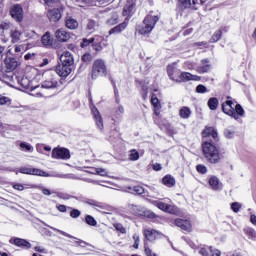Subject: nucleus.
<instances>
[{"label":"nucleus","instance_id":"obj_1","mask_svg":"<svg viewBox=\"0 0 256 256\" xmlns=\"http://www.w3.org/2000/svg\"><path fill=\"white\" fill-rule=\"evenodd\" d=\"M137 5V0H127L126 5L123 8L122 15L126 17L125 20L118 24L117 26L113 27L109 30L108 35H119V33H123L129 25V19L135 15V7Z\"/></svg>","mask_w":256,"mask_h":256},{"label":"nucleus","instance_id":"obj_2","mask_svg":"<svg viewBox=\"0 0 256 256\" xmlns=\"http://www.w3.org/2000/svg\"><path fill=\"white\" fill-rule=\"evenodd\" d=\"M202 151L208 163L215 165L221 161V154L219 153V149H217V146H215L213 142H204L202 144Z\"/></svg>","mask_w":256,"mask_h":256},{"label":"nucleus","instance_id":"obj_3","mask_svg":"<svg viewBox=\"0 0 256 256\" xmlns=\"http://www.w3.org/2000/svg\"><path fill=\"white\" fill-rule=\"evenodd\" d=\"M159 21V16H153V15H148L145 17L143 21V25L139 30L138 33L140 35H147L155 29V25H157V22Z\"/></svg>","mask_w":256,"mask_h":256},{"label":"nucleus","instance_id":"obj_4","mask_svg":"<svg viewBox=\"0 0 256 256\" xmlns=\"http://www.w3.org/2000/svg\"><path fill=\"white\" fill-rule=\"evenodd\" d=\"M107 75V66L105 61L102 59H97L92 66V79H97L98 77H105Z\"/></svg>","mask_w":256,"mask_h":256},{"label":"nucleus","instance_id":"obj_5","mask_svg":"<svg viewBox=\"0 0 256 256\" xmlns=\"http://www.w3.org/2000/svg\"><path fill=\"white\" fill-rule=\"evenodd\" d=\"M59 87V81L57 77L51 72H46L44 74V81L42 82L43 89H57Z\"/></svg>","mask_w":256,"mask_h":256},{"label":"nucleus","instance_id":"obj_6","mask_svg":"<svg viewBox=\"0 0 256 256\" xmlns=\"http://www.w3.org/2000/svg\"><path fill=\"white\" fill-rule=\"evenodd\" d=\"M53 159H71V152L67 148H54L52 150Z\"/></svg>","mask_w":256,"mask_h":256},{"label":"nucleus","instance_id":"obj_7","mask_svg":"<svg viewBox=\"0 0 256 256\" xmlns=\"http://www.w3.org/2000/svg\"><path fill=\"white\" fill-rule=\"evenodd\" d=\"M20 173L23 175H38L39 177H49V174L41 169L21 167Z\"/></svg>","mask_w":256,"mask_h":256},{"label":"nucleus","instance_id":"obj_8","mask_svg":"<svg viewBox=\"0 0 256 256\" xmlns=\"http://www.w3.org/2000/svg\"><path fill=\"white\" fill-rule=\"evenodd\" d=\"M10 14L12 19H15L17 23H21L23 21V7L19 4H15L10 9Z\"/></svg>","mask_w":256,"mask_h":256},{"label":"nucleus","instance_id":"obj_9","mask_svg":"<svg viewBox=\"0 0 256 256\" xmlns=\"http://www.w3.org/2000/svg\"><path fill=\"white\" fill-rule=\"evenodd\" d=\"M222 111L225 115L232 117V119H237V114L235 113V108H233V100H227L222 103Z\"/></svg>","mask_w":256,"mask_h":256},{"label":"nucleus","instance_id":"obj_10","mask_svg":"<svg viewBox=\"0 0 256 256\" xmlns=\"http://www.w3.org/2000/svg\"><path fill=\"white\" fill-rule=\"evenodd\" d=\"M60 63L73 68V65H75V58H73V54H71V52L65 51L60 55Z\"/></svg>","mask_w":256,"mask_h":256},{"label":"nucleus","instance_id":"obj_11","mask_svg":"<svg viewBox=\"0 0 256 256\" xmlns=\"http://www.w3.org/2000/svg\"><path fill=\"white\" fill-rule=\"evenodd\" d=\"M55 71H56L57 75H59V77H69V75H71V71H73V68H71V66H67L63 63H59L56 66Z\"/></svg>","mask_w":256,"mask_h":256},{"label":"nucleus","instance_id":"obj_12","mask_svg":"<svg viewBox=\"0 0 256 256\" xmlns=\"http://www.w3.org/2000/svg\"><path fill=\"white\" fill-rule=\"evenodd\" d=\"M55 37L60 43H67L71 39V32H68L65 28H60L56 30Z\"/></svg>","mask_w":256,"mask_h":256},{"label":"nucleus","instance_id":"obj_13","mask_svg":"<svg viewBox=\"0 0 256 256\" xmlns=\"http://www.w3.org/2000/svg\"><path fill=\"white\" fill-rule=\"evenodd\" d=\"M167 73L171 81H178L177 78H180L181 75V71L175 67V64H170L167 66Z\"/></svg>","mask_w":256,"mask_h":256},{"label":"nucleus","instance_id":"obj_14","mask_svg":"<svg viewBox=\"0 0 256 256\" xmlns=\"http://www.w3.org/2000/svg\"><path fill=\"white\" fill-rule=\"evenodd\" d=\"M175 225L176 227H179L180 229H182V231H186V233H191V222L189 220H184L181 218H177L175 220Z\"/></svg>","mask_w":256,"mask_h":256},{"label":"nucleus","instance_id":"obj_15","mask_svg":"<svg viewBox=\"0 0 256 256\" xmlns=\"http://www.w3.org/2000/svg\"><path fill=\"white\" fill-rule=\"evenodd\" d=\"M47 17L52 23H57V21H61V9L54 8L48 11Z\"/></svg>","mask_w":256,"mask_h":256},{"label":"nucleus","instance_id":"obj_16","mask_svg":"<svg viewBox=\"0 0 256 256\" xmlns=\"http://www.w3.org/2000/svg\"><path fill=\"white\" fill-rule=\"evenodd\" d=\"M155 206L158 207V209H160V211H164L165 213H175V206L169 205L165 202H159L156 201Z\"/></svg>","mask_w":256,"mask_h":256},{"label":"nucleus","instance_id":"obj_17","mask_svg":"<svg viewBox=\"0 0 256 256\" xmlns=\"http://www.w3.org/2000/svg\"><path fill=\"white\" fill-rule=\"evenodd\" d=\"M9 243L16 245V247H26V249H31V243L22 238H11Z\"/></svg>","mask_w":256,"mask_h":256},{"label":"nucleus","instance_id":"obj_18","mask_svg":"<svg viewBox=\"0 0 256 256\" xmlns=\"http://www.w3.org/2000/svg\"><path fill=\"white\" fill-rule=\"evenodd\" d=\"M50 229H52V231H55L56 233H59L60 235H63L64 237H68V239H76L77 240L76 243L78 245H81V244L88 245L87 242H85V241H83L79 238H76L75 236H73V235H71V234H69V233H67L63 230L57 229L55 227H50Z\"/></svg>","mask_w":256,"mask_h":256},{"label":"nucleus","instance_id":"obj_19","mask_svg":"<svg viewBox=\"0 0 256 256\" xmlns=\"http://www.w3.org/2000/svg\"><path fill=\"white\" fill-rule=\"evenodd\" d=\"M4 65L6 67V71L11 73V71H15V69H17L18 62L15 58H6L4 60Z\"/></svg>","mask_w":256,"mask_h":256},{"label":"nucleus","instance_id":"obj_20","mask_svg":"<svg viewBox=\"0 0 256 256\" xmlns=\"http://www.w3.org/2000/svg\"><path fill=\"white\" fill-rule=\"evenodd\" d=\"M209 59H203L201 60L202 66H198L196 68L197 73L203 74V73H209L211 71V64H209Z\"/></svg>","mask_w":256,"mask_h":256},{"label":"nucleus","instance_id":"obj_21","mask_svg":"<svg viewBox=\"0 0 256 256\" xmlns=\"http://www.w3.org/2000/svg\"><path fill=\"white\" fill-rule=\"evenodd\" d=\"M200 79V76L193 75L189 72L180 73V81H183L184 83H187V81H199Z\"/></svg>","mask_w":256,"mask_h":256},{"label":"nucleus","instance_id":"obj_22","mask_svg":"<svg viewBox=\"0 0 256 256\" xmlns=\"http://www.w3.org/2000/svg\"><path fill=\"white\" fill-rule=\"evenodd\" d=\"M65 27L70 30H75L79 27V22L77 21V19L71 16H67L65 18Z\"/></svg>","mask_w":256,"mask_h":256},{"label":"nucleus","instance_id":"obj_23","mask_svg":"<svg viewBox=\"0 0 256 256\" xmlns=\"http://www.w3.org/2000/svg\"><path fill=\"white\" fill-rule=\"evenodd\" d=\"M95 41H103V37L94 36L90 39L84 38L82 40V42L80 43V47H82V49H85V47H89V45H93V43H95Z\"/></svg>","mask_w":256,"mask_h":256},{"label":"nucleus","instance_id":"obj_24","mask_svg":"<svg viewBox=\"0 0 256 256\" xmlns=\"http://www.w3.org/2000/svg\"><path fill=\"white\" fill-rule=\"evenodd\" d=\"M159 235H161V233L154 229L144 231V237H146L147 241H155Z\"/></svg>","mask_w":256,"mask_h":256},{"label":"nucleus","instance_id":"obj_25","mask_svg":"<svg viewBox=\"0 0 256 256\" xmlns=\"http://www.w3.org/2000/svg\"><path fill=\"white\" fill-rule=\"evenodd\" d=\"M92 113L94 115V119L96 121L98 129L103 131V117H101V113H99V110H97V108L92 109Z\"/></svg>","mask_w":256,"mask_h":256},{"label":"nucleus","instance_id":"obj_26","mask_svg":"<svg viewBox=\"0 0 256 256\" xmlns=\"http://www.w3.org/2000/svg\"><path fill=\"white\" fill-rule=\"evenodd\" d=\"M209 185L214 191H219L223 186L221 185V182L219 181V178L217 176H212L209 179Z\"/></svg>","mask_w":256,"mask_h":256},{"label":"nucleus","instance_id":"obj_27","mask_svg":"<svg viewBox=\"0 0 256 256\" xmlns=\"http://www.w3.org/2000/svg\"><path fill=\"white\" fill-rule=\"evenodd\" d=\"M41 43L42 45H44V47H51V45H53V39H51V33L46 32L41 38Z\"/></svg>","mask_w":256,"mask_h":256},{"label":"nucleus","instance_id":"obj_28","mask_svg":"<svg viewBox=\"0 0 256 256\" xmlns=\"http://www.w3.org/2000/svg\"><path fill=\"white\" fill-rule=\"evenodd\" d=\"M128 193H132V195H143L145 193V188L142 186H133V187H128Z\"/></svg>","mask_w":256,"mask_h":256},{"label":"nucleus","instance_id":"obj_29","mask_svg":"<svg viewBox=\"0 0 256 256\" xmlns=\"http://www.w3.org/2000/svg\"><path fill=\"white\" fill-rule=\"evenodd\" d=\"M191 113V108L187 106H184L179 110L181 119H189V117H191Z\"/></svg>","mask_w":256,"mask_h":256},{"label":"nucleus","instance_id":"obj_30","mask_svg":"<svg viewBox=\"0 0 256 256\" xmlns=\"http://www.w3.org/2000/svg\"><path fill=\"white\" fill-rule=\"evenodd\" d=\"M203 137H211V138L214 139V141H217L218 134H217V131H215V129H213V128H206L203 131Z\"/></svg>","mask_w":256,"mask_h":256},{"label":"nucleus","instance_id":"obj_31","mask_svg":"<svg viewBox=\"0 0 256 256\" xmlns=\"http://www.w3.org/2000/svg\"><path fill=\"white\" fill-rule=\"evenodd\" d=\"M207 105L211 111H217V108L219 107V99L212 97L208 100Z\"/></svg>","mask_w":256,"mask_h":256},{"label":"nucleus","instance_id":"obj_32","mask_svg":"<svg viewBox=\"0 0 256 256\" xmlns=\"http://www.w3.org/2000/svg\"><path fill=\"white\" fill-rule=\"evenodd\" d=\"M79 7H91L97 5L96 0H75Z\"/></svg>","mask_w":256,"mask_h":256},{"label":"nucleus","instance_id":"obj_33","mask_svg":"<svg viewBox=\"0 0 256 256\" xmlns=\"http://www.w3.org/2000/svg\"><path fill=\"white\" fill-rule=\"evenodd\" d=\"M244 233L247 235L248 239L256 241V231L251 227L244 228Z\"/></svg>","mask_w":256,"mask_h":256},{"label":"nucleus","instance_id":"obj_34","mask_svg":"<svg viewBox=\"0 0 256 256\" xmlns=\"http://www.w3.org/2000/svg\"><path fill=\"white\" fill-rule=\"evenodd\" d=\"M162 183L166 185V187H174L175 185V178L171 177L170 175H166L162 179Z\"/></svg>","mask_w":256,"mask_h":256},{"label":"nucleus","instance_id":"obj_35","mask_svg":"<svg viewBox=\"0 0 256 256\" xmlns=\"http://www.w3.org/2000/svg\"><path fill=\"white\" fill-rule=\"evenodd\" d=\"M86 204L90 205V207H96L97 209H105V204L97 200H88Z\"/></svg>","mask_w":256,"mask_h":256},{"label":"nucleus","instance_id":"obj_36","mask_svg":"<svg viewBox=\"0 0 256 256\" xmlns=\"http://www.w3.org/2000/svg\"><path fill=\"white\" fill-rule=\"evenodd\" d=\"M234 111L236 114V118H234L235 121H238L239 117H243V115H245V110L241 104H236Z\"/></svg>","mask_w":256,"mask_h":256},{"label":"nucleus","instance_id":"obj_37","mask_svg":"<svg viewBox=\"0 0 256 256\" xmlns=\"http://www.w3.org/2000/svg\"><path fill=\"white\" fill-rule=\"evenodd\" d=\"M12 43H19L21 41V31L12 30L11 31Z\"/></svg>","mask_w":256,"mask_h":256},{"label":"nucleus","instance_id":"obj_38","mask_svg":"<svg viewBox=\"0 0 256 256\" xmlns=\"http://www.w3.org/2000/svg\"><path fill=\"white\" fill-rule=\"evenodd\" d=\"M85 223L90 227H97V220L95 219V217L91 215L85 216Z\"/></svg>","mask_w":256,"mask_h":256},{"label":"nucleus","instance_id":"obj_39","mask_svg":"<svg viewBox=\"0 0 256 256\" xmlns=\"http://www.w3.org/2000/svg\"><path fill=\"white\" fill-rule=\"evenodd\" d=\"M206 2L207 0H192V10L197 11V9H199L201 5H205Z\"/></svg>","mask_w":256,"mask_h":256},{"label":"nucleus","instance_id":"obj_40","mask_svg":"<svg viewBox=\"0 0 256 256\" xmlns=\"http://www.w3.org/2000/svg\"><path fill=\"white\" fill-rule=\"evenodd\" d=\"M223 35V31L221 30H217L211 37L210 39V43H217V41H219L221 39Z\"/></svg>","mask_w":256,"mask_h":256},{"label":"nucleus","instance_id":"obj_41","mask_svg":"<svg viewBox=\"0 0 256 256\" xmlns=\"http://www.w3.org/2000/svg\"><path fill=\"white\" fill-rule=\"evenodd\" d=\"M117 23H119V16H117V14H114L110 19L106 21V25H109L110 27L117 25Z\"/></svg>","mask_w":256,"mask_h":256},{"label":"nucleus","instance_id":"obj_42","mask_svg":"<svg viewBox=\"0 0 256 256\" xmlns=\"http://www.w3.org/2000/svg\"><path fill=\"white\" fill-rule=\"evenodd\" d=\"M124 113H125V108L123 107V105H119L118 108L114 110L113 115L119 118V117H123Z\"/></svg>","mask_w":256,"mask_h":256},{"label":"nucleus","instance_id":"obj_43","mask_svg":"<svg viewBox=\"0 0 256 256\" xmlns=\"http://www.w3.org/2000/svg\"><path fill=\"white\" fill-rule=\"evenodd\" d=\"M103 41H105V39H103V38L101 41L94 40V42L92 43V47H93L94 51H102L103 50V46H101V43H103Z\"/></svg>","mask_w":256,"mask_h":256},{"label":"nucleus","instance_id":"obj_44","mask_svg":"<svg viewBox=\"0 0 256 256\" xmlns=\"http://www.w3.org/2000/svg\"><path fill=\"white\" fill-rule=\"evenodd\" d=\"M68 209H72L70 211V217L72 219H79V217H81V212L79 211V209H73L71 207H68Z\"/></svg>","mask_w":256,"mask_h":256},{"label":"nucleus","instance_id":"obj_45","mask_svg":"<svg viewBox=\"0 0 256 256\" xmlns=\"http://www.w3.org/2000/svg\"><path fill=\"white\" fill-rule=\"evenodd\" d=\"M95 27H97V23L95 22V20H88L86 28L88 31H90V33H93V31H95Z\"/></svg>","mask_w":256,"mask_h":256},{"label":"nucleus","instance_id":"obj_46","mask_svg":"<svg viewBox=\"0 0 256 256\" xmlns=\"http://www.w3.org/2000/svg\"><path fill=\"white\" fill-rule=\"evenodd\" d=\"M180 7L182 10L184 9H192L191 0H182L180 3Z\"/></svg>","mask_w":256,"mask_h":256},{"label":"nucleus","instance_id":"obj_47","mask_svg":"<svg viewBox=\"0 0 256 256\" xmlns=\"http://www.w3.org/2000/svg\"><path fill=\"white\" fill-rule=\"evenodd\" d=\"M129 159L130 161H139V152L137 150H131Z\"/></svg>","mask_w":256,"mask_h":256},{"label":"nucleus","instance_id":"obj_48","mask_svg":"<svg viewBox=\"0 0 256 256\" xmlns=\"http://www.w3.org/2000/svg\"><path fill=\"white\" fill-rule=\"evenodd\" d=\"M9 29H11V22L4 21L0 23L1 31H9Z\"/></svg>","mask_w":256,"mask_h":256},{"label":"nucleus","instance_id":"obj_49","mask_svg":"<svg viewBox=\"0 0 256 256\" xmlns=\"http://www.w3.org/2000/svg\"><path fill=\"white\" fill-rule=\"evenodd\" d=\"M196 170L201 174V175H205V173H207V166L203 165V164H198L196 166Z\"/></svg>","mask_w":256,"mask_h":256},{"label":"nucleus","instance_id":"obj_50","mask_svg":"<svg viewBox=\"0 0 256 256\" xmlns=\"http://www.w3.org/2000/svg\"><path fill=\"white\" fill-rule=\"evenodd\" d=\"M151 103L153 105V107H155V109L160 107V103H159V98H157V96H155V94L152 95L151 97Z\"/></svg>","mask_w":256,"mask_h":256},{"label":"nucleus","instance_id":"obj_51","mask_svg":"<svg viewBox=\"0 0 256 256\" xmlns=\"http://www.w3.org/2000/svg\"><path fill=\"white\" fill-rule=\"evenodd\" d=\"M56 196L59 199H64V201H68V199H71V195H69L67 193H63V192H56Z\"/></svg>","mask_w":256,"mask_h":256},{"label":"nucleus","instance_id":"obj_52","mask_svg":"<svg viewBox=\"0 0 256 256\" xmlns=\"http://www.w3.org/2000/svg\"><path fill=\"white\" fill-rule=\"evenodd\" d=\"M83 63H91L93 61V55L86 53L82 56Z\"/></svg>","mask_w":256,"mask_h":256},{"label":"nucleus","instance_id":"obj_53","mask_svg":"<svg viewBox=\"0 0 256 256\" xmlns=\"http://www.w3.org/2000/svg\"><path fill=\"white\" fill-rule=\"evenodd\" d=\"M114 228L116 229V231H119V232L122 233V234L127 233V229H125V228L123 227V224H121V223H116V224H114Z\"/></svg>","mask_w":256,"mask_h":256},{"label":"nucleus","instance_id":"obj_54","mask_svg":"<svg viewBox=\"0 0 256 256\" xmlns=\"http://www.w3.org/2000/svg\"><path fill=\"white\" fill-rule=\"evenodd\" d=\"M26 37L29 39H39V34L33 30H30L26 33Z\"/></svg>","mask_w":256,"mask_h":256},{"label":"nucleus","instance_id":"obj_55","mask_svg":"<svg viewBox=\"0 0 256 256\" xmlns=\"http://www.w3.org/2000/svg\"><path fill=\"white\" fill-rule=\"evenodd\" d=\"M209 251L211 256H221V250L213 248V246H209Z\"/></svg>","mask_w":256,"mask_h":256},{"label":"nucleus","instance_id":"obj_56","mask_svg":"<svg viewBox=\"0 0 256 256\" xmlns=\"http://www.w3.org/2000/svg\"><path fill=\"white\" fill-rule=\"evenodd\" d=\"M12 187L16 191H25V186L23 184H21V183H13Z\"/></svg>","mask_w":256,"mask_h":256},{"label":"nucleus","instance_id":"obj_57","mask_svg":"<svg viewBox=\"0 0 256 256\" xmlns=\"http://www.w3.org/2000/svg\"><path fill=\"white\" fill-rule=\"evenodd\" d=\"M21 149H25L26 151H33V146L31 144H28L27 142L20 143Z\"/></svg>","mask_w":256,"mask_h":256},{"label":"nucleus","instance_id":"obj_58","mask_svg":"<svg viewBox=\"0 0 256 256\" xmlns=\"http://www.w3.org/2000/svg\"><path fill=\"white\" fill-rule=\"evenodd\" d=\"M224 135L227 139H233V135H235V130L226 129L224 131Z\"/></svg>","mask_w":256,"mask_h":256},{"label":"nucleus","instance_id":"obj_59","mask_svg":"<svg viewBox=\"0 0 256 256\" xmlns=\"http://www.w3.org/2000/svg\"><path fill=\"white\" fill-rule=\"evenodd\" d=\"M231 209L234 213H239V209H241V204L239 202H234L231 204Z\"/></svg>","mask_w":256,"mask_h":256},{"label":"nucleus","instance_id":"obj_60","mask_svg":"<svg viewBox=\"0 0 256 256\" xmlns=\"http://www.w3.org/2000/svg\"><path fill=\"white\" fill-rule=\"evenodd\" d=\"M40 190L43 193V195H46L47 197H49L50 195H53V193H57V192L51 191L45 187H40Z\"/></svg>","mask_w":256,"mask_h":256},{"label":"nucleus","instance_id":"obj_61","mask_svg":"<svg viewBox=\"0 0 256 256\" xmlns=\"http://www.w3.org/2000/svg\"><path fill=\"white\" fill-rule=\"evenodd\" d=\"M196 93H207V87H205V85L199 84L196 87Z\"/></svg>","mask_w":256,"mask_h":256},{"label":"nucleus","instance_id":"obj_62","mask_svg":"<svg viewBox=\"0 0 256 256\" xmlns=\"http://www.w3.org/2000/svg\"><path fill=\"white\" fill-rule=\"evenodd\" d=\"M56 209H58L60 213H67V209H69V207L63 204H57Z\"/></svg>","mask_w":256,"mask_h":256},{"label":"nucleus","instance_id":"obj_63","mask_svg":"<svg viewBox=\"0 0 256 256\" xmlns=\"http://www.w3.org/2000/svg\"><path fill=\"white\" fill-rule=\"evenodd\" d=\"M133 240H134V245H133L134 249H139V241H140L139 235L134 234Z\"/></svg>","mask_w":256,"mask_h":256},{"label":"nucleus","instance_id":"obj_64","mask_svg":"<svg viewBox=\"0 0 256 256\" xmlns=\"http://www.w3.org/2000/svg\"><path fill=\"white\" fill-rule=\"evenodd\" d=\"M7 103H11V100L8 97L0 95V105H7Z\"/></svg>","mask_w":256,"mask_h":256}]
</instances>
